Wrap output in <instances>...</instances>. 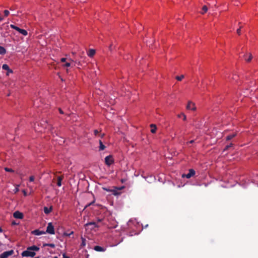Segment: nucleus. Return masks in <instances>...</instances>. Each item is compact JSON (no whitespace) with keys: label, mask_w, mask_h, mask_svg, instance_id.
<instances>
[{"label":"nucleus","mask_w":258,"mask_h":258,"mask_svg":"<svg viewBox=\"0 0 258 258\" xmlns=\"http://www.w3.org/2000/svg\"><path fill=\"white\" fill-rule=\"evenodd\" d=\"M2 69L5 70H7L8 71L7 75L9 73H12L13 71L11 69H10L9 66L7 64H4L2 66Z\"/></svg>","instance_id":"obj_9"},{"label":"nucleus","mask_w":258,"mask_h":258,"mask_svg":"<svg viewBox=\"0 0 258 258\" xmlns=\"http://www.w3.org/2000/svg\"><path fill=\"white\" fill-rule=\"evenodd\" d=\"M13 216L15 218L22 219L23 218V214L17 211L13 213Z\"/></svg>","instance_id":"obj_7"},{"label":"nucleus","mask_w":258,"mask_h":258,"mask_svg":"<svg viewBox=\"0 0 258 258\" xmlns=\"http://www.w3.org/2000/svg\"><path fill=\"white\" fill-rule=\"evenodd\" d=\"M32 233L35 235H40L45 233L43 231H40L38 229H36L32 232Z\"/></svg>","instance_id":"obj_11"},{"label":"nucleus","mask_w":258,"mask_h":258,"mask_svg":"<svg viewBox=\"0 0 258 258\" xmlns=\"http://www.w3.org/2000/svg\"><path fill=\"white\" fill-rule=\"evenodd\" d=\"M112 47V45H110V47H109V48L111 50V48Z\"/></svg>","instance_id":"obj_47"},{"label":"nucleus","mask_w":258,"mask_h":258,"mask_svg":"<svg viewBox=\"0 0 258 258\" xmlns=\"http://www.w3.org/2000/svg\"><path fill=\"white\" fill-rule=\"evenodd\" d=\"M100 136L101 138H103L104 136V134H102L100 135Z\"/></svg>","instance_id":"obj_43"},{"label":"nucleus","mask_w":258,"mask_h":258,"mask_svg":"<svg viewBox=\"0 0 258 258\" xmlns=\"http://www.w3.org/2000/svg\"><path fill=\"white\" fill-rule=\"evenodd\" d=\"M34 180V177L33 176H31L30 177H29V181L30 182H32Z\"/></svg>","instance_id":"obj_32"},{"label":"nucleus","mask_w":258,"mask_h":258,"mask_svg":"<svg viewBox=\"0 0 258 258\" xmlns=\"http://www.w3.org/2000/svg\"><path fill=\"white\" fill-rule=\"evenodd\" d=\"M18 186H19V185H17V187L15 188V189L14 190H15V192H17V191H19Z\"/></svg>","instance_id":"obj_38"},{"label":"nucleus","mask_w":258,"mask_h":258,"mask_svg":"<svg viewBox=\"0 0 258 258\" xmlns=\"http://www.w3.org/2000/svg\"><path fill=\"white\" fill-rule=\"evenodd\" d=\"M75 62L77 63L78 65L80 64V61L79 60L76 59Z\"/></svg>","instance_id":"obj_39"},{"label":"nucleus","mask_w":258,"mask_h":258,"mask_svg":"<svg viewBox=\"0 0 258 258\" xmlns=\"http://www.w3.org/2000/svg\"><path fill=\"white\" fill-rule=\"evenodd\" d=\"M13 15L15 16V15H16L15 14V13H14V14H13Z\"/></svg>","instance_id":"obj_50"},{"label":"nucleus","mask_w":258,"mask_h":258,"mask_svg":"<svg viewBox=\"0 0 258 258\" xmlns=\"http://www.w3.org/2000/svg\"><path fill=\"white\" fill-rule=\"evenodd\" d=\"M242 27L241 26H240L239 28L237 30L236 32H237V33L238 34V35H240V33H241V29Z\"/></svg>","instance_id":"obj_31"},{"label":"nucleus","mask_w":258,"mask_h":258,"mask_svg":"<svg viewBox=\"0 0 258 258\" xmlns=\"http://www.w3.org/2000/svg\"><path fill=\"white\" fill-rule=\"evenodd\" d=\"M39 248L35 245L29 246L27 248L26 250L23 251L22 255L23 256H31L33 257L35 255L36 253L34 251H38Z\"/></svg>","instance_id":"obj_1"},{"label":"nucleus","mask_w":258,"mask_h":258,"mask_svg":"<svg viewBox=\"0 0 258 258\" xmlns=\"http://www.w3.org/2000/svg\"><path fill=\"white\" fill-rule=\"evenodd\" d=\"M186 108L187 109L191 110L193 111H195L196 109V107L195 106V103H194L193 102H192L191 101H189L188 102V104L186 106Z\"/></svg>","instance_id":"obj_8"},{"label":"nucleus","mask_w":258,"mask_h":258,"mask_svg":"<svg viewBox=\"0 0 258 258\" xmlns=\"http://www.w3.org/2000/svg\"><path fill=\"white\" fill-rule=\"evenodd\" d=\"M208 10V7L206 6H204L202 7V10L200 13L201 14L203 15L207 12Z\"/></svg>","instance_id":"obj_17"},{"label":"nucleus","mask_w":258,"mask_h":258,"mask_svg":"<svg viewBox=\"0 0 258 258\" xmlns=\"http://www.w3.org/2000/svg\"><path fill=\"white\" fill-rule=\"evenodd\" d=\"M4 169L7 172H12V173L14 172V170H13L12 168H9L8 167H5Z\"/></svg>","instance_id":"obj_26"},{"label":"nucleus","mask_w":258,"mask_h":258,"mask_svg":"<svg viewBox=\"0 0 258 258\" xmlns=\"http://www.w3.org/2000/svg\"><path fill=\"white\" fill-rule=\"evenodd\" d=\"M89 226H93V227H92V229H93L95 227H98V226L97 225L96 223L95 222H88V223H86L85 225V226L86 227H88Z\"/></svg>","instance_id":"obj_12"},{"label":"nucleus","mask_w":258,"mask_h":258,"mask_svg":"<svg viewBox=\"0 0 258 258\" xmlns=\"http://www.w3.org/2000/svg\"><path fill=\"white\" fill-rule=\"evenodd\" d=\"M233 144H232V143L230 144V145H227V146L225 147V149H224V150H228L229 148H230V147H232V146H233Z\"/></svg>","instance_id":"obj_30"},{"label":"nucleus","mask_w":258,"mask_h":258,"mask_svg":"<svg viewBox=\"0 0 258 258\" xmlns=\"http://www.w3.org/2000/svg\"><path fill=\"white\" fill-rule=\"evenodd\" d=\"M4 13L5 17H7L10 14V12L8 10H6L4 11Z\"/></svg>","instance_id":"obj_29"},{"label":"nucleus","mask_w":258,"mask_h":258,"mask_svg":"<svg viewBox=\"0 0 258 258\" xmlns=\"http://www.w3.org/2000/svg\"><path fill=\"white\" fill-rule=\"evenodd\" d=\"M123 188L124 186H121L120 187H113V189H109L107 187H103L102 188L103 190L105 191L111 192L112 194L114 195V196H118L121 193L120 192L118 191V190H120L123 189Z\"/></svg>","instance_id":"obj_2"},{"label":"nucleus","mask_w":258,"mask_h":258,"mask_svg":"<svg viewBox=\"0 0 258 258\" xmlns=\"http://www.w3.org/2000/svg\"><path fill=\"white\" fill-rule=\"evenodd\" d=\"M181 116L183 117V120H186V115L184 113H182L178 115V117H181Z\"/></svg>","instance_id":"obj_27"},{"label":"nucleus","mask_w":258,"mask_h":258,"mask_svg":"<svg viewBox=\"0 0 258 258\" xmlns=\"http://www.w3.org/2000/svg\"><path fill=\"white\" fill-rule=\"evenodd\" d=\"M81 240H82V243H81V246L83 247L86 245V239L83 238V237H81Z\"/></svg>","instance_id":"obj_24"},{"label":"nucleus","mask_w":258,"mask_h":258,"mask_svg":"<svg viewBox=\"0 0 258 258\" xmlns=\"http://www.w3.org/2000/svg\"><path fill=\"white\" fill-rule=\"evenodd\" d=\"M10 27H11V28H12V29H15V30H17V31H18V32H19V30H20V28H19L18 27H17V26H15V25H13V24H11V25H10Z\"/></svg>","instance_id":"obj_23"},{"label":"nucleus","mask_w":258,"mask_h":258,"mask_svg":"<svg viewBox=\"0 0 258 258\" xmlns=\"http://www.w3.org/2000/svg\"><path fill=\"white\" fill-rule=\"evenodd\" d=\"M243 56L244 57L245 60L247 62H249L252 58V55L251 53L248 54V57L247 58L246 57V55L244 54Z\"/></svg>","instance_id":"obj_18"},{"label":"nucleus","mask_w":258,"mask_h":258,"mask_svg":"<svg viewBox=\"0 0 258 258\" xmlns=\"http://www.w3.org/2000/svg\"><path fill=\"white\" fill-rule=\"evenodd\" d=\"M59 112L60 114H63L64 112L60 108H58Z\"/></svg>","instance_id":"obj_34"},{"label":"nucleus","mask_w":258,"mask_h":258,"mask_svg":"<svg viewBox=\"0 0 258 258\" xmlns=\"http://www.w3.org/2000/svg\"><path fill=\"white\" fill-rule=\"evenodd\" d=\"M66 59H67V58H61L60 59V61H61V62H65V61H66Z\"/></svg>","instance_id":"obj_36"},{"label":"nucleus","mask_w":258,"mask_h":258,"mask_svg":"<svg viewBox=\"0 0 258 258\" xmlns=\"http://www.w3.org/2000/svg\"><path fill=\"white\" fill-rule=\"evenodd\" d=\"M10 10L11 11H13V10H14V8H13V7H11V8H10Z\"/></svg>","instance_id":"obj_45"},{"label":"nucleus","mask_w":258,"mask_h":258,"mask_svg":"<svg viewBox=\"0 0 258 258\" xmlns=\"http://www.w3.org/2000/svg\"><path fill=\"white\" fill-rule=\"evenodd\" d=\"M73 54L74 55L75 54V52H72Z\"/></svg>","instance_id":"obj_48"},{"label":"nucleus","mask_w":258,"mask_h":258,"mask_svg":"<svg viewBox=\"0 0 258 258\" xmlns=\"http://www.w3.org/2000/svg\"><path fill=\"white\" fill-rule=\"evenodd\" d=\"M19 32L24 36H26L28 34L27 31L24 29H20Z\"/></svg>","instance_id":"obj_21"},{"label":"nucleus","mask_w":258,"mask_h":258,"mask_svg":"<svg viewBox=\"0 0 258 258\" xmlns=\"http://www.w3.org/2000/svg\"><path fill=\"white\" fill-rule=\"evenodd\" d=\"M3 231L2 228L0 227V233L2 232Z\"/></svg>","instance_id":"obj_44"},{"label":"nucleus","mask_w":258,"mask_h":258,"mask_svg":"<svg viewBox=\"0 0 258 258\" xmlns=\"http://www.w3.org/2000/svg\"><path fill=\"white\" fill-rule=\"evenodd\" d=\"M84 54V52L82 51L81 52V54L80 55V57L81 59L83 58V56H82V54Z\"/></svg>","instance_id":"obj_42"},{"label":"nucleus","mask_w":258,"mask_h":258,"mask_svg":"<svg viewBox=\"0 0 258 258\" xmlns=\"http://www.w3.org/2000/svg\"><path fill=\"white\" fill-rule=\"evenodd\" d=\"M101 221H102V219H98V222H101Z\"/></svg>","instance_id":"obj_46"},{"label":"nucleus","mask_w":258,"mask_h":258,"mask_svg":"<svg viewBox=\"0 0 258 258\" xmlns=\"http://www.w3.org/2000/svg\"><path fill=\"white\" fill-rule=\"evenodd\" d=\"M105 163L108 166H110L114 163V159L112 155H108L105 158Z\"/></svg>","instance_id":"obj_4"},{"label":"nucleus","mask_w":258,"mask_h":258,"mask_svg":"<svg viewBox=\"0 0 258 258\" xmlns=\"http://www.w3.org/2000/svg\"><path fill=\"white\" fill-rule=\"evenodd\" d=\"M88 55L90 57H93L95 54V50L93 49H90L88 52Z\"/></svg>","instance_id":"obj_15"},{"label":"nucleus","mask_w":258,"mask_h":258,"mask_svg":"<svg viewBox=\"0 0 258 258\" xmlns=\"http://www.w3.org/2000/svg\"><path fill=\"white\" fill-rule=\"evenodd\" d=\"M64 66L66 67H69L71 66V63L70 62H67L64 64Z\"/></svg>","instance_id":"obj_33"},{"label":"nucleus","mask_w":258,"mask_h":258,"mask_svg":"<svg viewBox=\"0 0 258 258\" xmlns=\"http://www.w3.org/2000/svg\"><path fill=\"white\" fill-rule=\"evenodd\" d=\"M46 232L50 234H54L55 233L54 226L51 222L48 223Z\"/></svg>","instance_id":"obj_3"},{"label":"nucleus","mask_w":258,"mask_h":258,"mask_svg":"<svg viewBox=\"0 0 258 258\" xmlns=\"http://www.w3.org/2000/svg\"><path fill=\"white\" fill-rule=\"evenodd\" d=\"M53 258H58L57 256H54Z\"/></svg>","instance_id":"obj_51"},{"label":"nucleus","mask_w":258,"mask_h":258,"mask_svg":"<svg viewBox=\"0 0 258 258\" xmlns=\"http://www.w3.org/2000/svg\"><path fill=\"white\" fill-rule=\"evenodd\" d=\"M63 178V176H60L57 177V185L58 186H60L61 185V181Z\"/></svg>","instance_id":"obj_14"},{"label":"nucleus","mask_w":258,"mask_h":258,"mask_svg":"<svg viewBox=\"0 0 258 258\" xmlns=\"http://www.w3.org/2000/svg\"><path fill=\"white\" fill-rule=\"evenodd\" d=\"M44 246H47L52 248L55 247V244L53 243H46L44 244Z\"/></svg>","instance_id":"obj_28"},{"label":"nucleus","mask_w":258,"mask_h":258,"mask_svg":"<svg viewBox=\"0 0 258 258\" xmlns=\"http://www.w3.org/2000/svg\"><path fill=\"white\" fill-rule=\"evenodd\" d=\"M62 256L63 258H71L70 257L67 256L65 253H63Z\"/></svg>","instance_id":"obj_37"},{"label":"nucleus","mask_w":258,"mask_h":258,"mask_svg":"<svg viewBox=\"0 0 258 258\" xmlns=\"http://www.w3.org/2000/svg\"><path fill=\"white\" fill-rule=\"evenodd\" d=\"M235 136H236L235 134H232L229 135L226 137V140H228V141L230 140L232 138H233L234 137H235Z\"/></svg>","instance_id":"obj_22"},{"label":"nucleus","mask_w":258,"mask_h":258,"mask_svg":"<svg viewBox=\"0 0 258 258\" xmlns=\"http://www.w3.org/2000/svg\"><path fill=\"white\" fill-rule=\"evenodd\" d=\"M194 142H195V141H194V140H191V141H190L189 142H187V143H186V144H192V143H194Z\"/></svg>","instance_id":"obj_40"},{"label":"nucleus","mask_w":258,"mask_h":258,"mask_svg":"<svg viewBox=\"0 0 258 258\" xmlns=\"http://www.w3.org/2000/svg\"><path fill=\"white\" fill-rule=\"evenodd\" d=\"M150 127H151V132L153 134L155 133L157 129L156 125L154 124H151L150 125Z\"/></svg>","instance_id":"obj_16"},{"label":"nucleus","mask_w":258,"mask_h":258,"mask_svg":"<svg viewBox=\"0 0 258 258\" xmlns=\"http://www.w3.org/2000/svg\"><path fill=\"white\" fill-rule=\"evenodd\" d=\"M195 174V171L192 169H190L189 170V172L188 173L186 174H183L182 175V177H186L187 178H190L191 177L193 176Z\"/></svg>","instance_id":"obj_6"},{"label":"nucleus","mask_w":258,"mask_h":258,"mask_svg":"<svg viewBox=\"0 0 258 258\" xmlns=\"http://www.w3.org/2000/svg\"><path fill=\"white\" fill-rule=\"evenodd\" d=\"M94 133L95 136H97L99 134V132L96 130H94Z\"/></svg>","instance_id":"obj_35"},{"label":"nucleus","mask_w":258,"mask_h":258,"mask_svg":"<svg viewBox=\"0 0 258 258\" xmlns=\"http://www.w3.org/2000/svg\"><path fill=\"white\" fill-rule=\"evenodd\" d=\"M14 253L13 250L5 251L0 255V258H8L9 256L13 255Z\"/></svg>","instance_id":"obj_5"},{"label":"nucleus","mask_w":258,"mask_h":258,"mask_svg":"<svg viewBox=\"0 0 258 258\" xmlns=\"http://www.w3.org/2000/svg\"><path fill=\"white\" fill-rule=\"evenodd\" d=\"M94 249L96 251L99 252H103L105 251L106 250L105 248L98 245L95 246L94 247Z\"/></svg>","instance_id":"obj_10"},{"label":"nucleus","mask_w":258,"mask_h":258,"mask_svg":"<svg viewBox=\"0 0 258 258\" xmlns=\"http://www.w3.org/2000/svg\"><path fill=\"white\" fill-rule=\"evenodd\" d=\"M52 206H51L49 208H47L46 207H44V212L46 214H49L52 211Z\"/></svg>","instance_id":"obj_13"},{"label":"nucleus","mask_w":258,"mask_h":258,"mask_svg":"<svg viewBox=\"0 0 258 258\" xmlns=\"http://www.w3.org/2000/svg\"><path fill=\"white\" fill-rule=\"evenodd\" d=\"M184 76L182 75L180 76H176L175 78L177 80L180 81L182 80V79L184 78Z\"/></svg>","instance_id":"obj_25"},{"label":"nucleus","mask_w":258,"mask_h":258,"mask_svg":"<svg viewBox=\"0 0 258 258\" xmlns=\"http://www.w3.org/2000/svg\"><path fill=\"white\" fill-rule=\"evenodd\" d=\"M70 60H71L72 61H73L74 60L71 59H70Z\"/></svg>","instance_id":"obj_49"},{"label":"nucleus","mask_w":258,"mask_h":258,"mask_svg":"<svg viewBox=\"0 0 258 258\" xmlns=\"http://www.w3.org/2000/svg\"><path fill=\"white\" fill-rule=\"evenodd\" d=\"M17 224H18V223H16L15 221H14L12 222V225H17Z\"/></svg>","instance_id":"obj_41"},{"label":"nucleus","mask_w":258,"mask_h":258,"mask_svg":"<svg viewBox=\"0 0 258 258\" xmlns=\"http://www.w3.org/2000/svg\"><path fill=\"white\" fill-rule=\"evenodd\" d=\"M6 53V49L3 46H0V54L4 55Z\"/></svg>","instance_id":"obj_19"},{"label":"nucleus","mask_w":258,"mask_h":258,"mask_svg":"<svg viewBox=\"0 0 258 258\" xmlns=\"http://www.w3.org/2000/svg\"><path fill=\"white\" fill-rule=\"evenodd\" d=\"M99 150H103L105 148V146L103 145L102 142L101 140H99Z\"/></svg>","instance_id":"obj_20"}]
</instances>
